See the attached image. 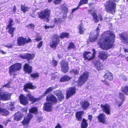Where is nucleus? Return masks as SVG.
Masks as SVG:
<instances>
[{"mask_svg": "<svg viewBox=\"0 0 128 128\" xmlns=\"http://www.w3.org/2000/svg\"><path fill=\"white\" fill-rule=\"evenodd\" d=\"M50 11L47 9L44 10L38 14L39 17L42 19L47 18L50 16Z\"/></svg>", "mask_w": 128, "mask_h": 128, "instance_id": "obj_7", "label": "nucleus"}, {"mask_svg": "<svg viewBox=\"0 0 128 128\" xmlns=\"http://www.w3.org/2000/svg\"><path fill=\"white\" fill-rule=\"evenodd\" d=\"M21 10L24 12L27 11L29 9V8L26 6H21Z\"/></svg>", "mask_w": 128, "mask_h": 128, "instance_id": "obj_42", "label": "nucleus"}, {"mask_svg": "<svg viewBox=\"0 0 128 128\" xmlns=\"http://www.w3.org/2000/svg\"><path fill=\"white\" fill-rule=\"evenodd\" d=\"M93 53L92 54L90 52H85L83 54V58L86 60H90L93 58L96 54V51L94 49H93Z\"/></svg>", "mask_w": 128, "mask_h": 128, "instance_id": "obj_4", "label": "nucleus"}, {"mask_svg": "<svg viewBox=\"0 0 128 128\" xmlns=\"http://www.w3.org/2000/svg\"><path fill=\"white\" fill-rule=\"evenodd\" d=\"M102 81L104 84L108 85H109V83L106 80H102Z\"/></svg>", "mask_w": 128, "mask_h": 128, "instance_id": "obj_56", "label": "nucleus"}, {"mask_svg": "<svg viewBox=\"0 0 128 128\" xmlns=\"http://www.w3.org/2000/svg\"><path fill=\"white\" fill-rule=\"evenodd\" d=\"M71 78L67 76L66 75L64 76L61 78L60 79V81L62 82L68 81L70 80Z\"/></svg>", "mask_w": 128, "mask_h": 128, "instance_id": "obj_31", "label": "nucleus"}, {"mask_svg": "<svg viewBox=\"0 0 128 128\" xmlns=\"http://www.w3.org/2000/svg\"><path fill=\"white\" fill-rule=\"evenodd\" d=\"M115 38V35L111 31L105 32L102 34L98 44L103 50L108 49L113 46Z\"/></svg>", "mask_w": 128, "mask_h": 128, "instance_id": "obj_1", "label": "nucleus"}, {"mask_svg": "<svg viewBox=\"0 0 128 128\" xmlns=\"http://www.w3.org/2000/svg\"><path fill=\"white\" fill-rule=\"evenodd\" d=\"M83 112L82 111L78 112L76 114V119L78 120L80 122L82 119V115L83 114Z\"/></svg>", "mask_w": 128, "mask_h": 128, "instance_id": "obj_28", "label": "nucleus"}, {"mask_svg": "<svg viewBox=\"0 0 128 128\" xmlns=\"http://www.w3.org/2000/svg\"><path fill=\"white\" fill-rule=\"evenodd\" d=\"M21 67V64L19 63H16L11 66L10 67L9 69L10 74L12 75L13 72L20 70Z\"/></svg>", "mask_w": 128, "mask_h": 128, "instance_id": "obj_8", "label": "nucleus"}, {"mask_svg": "<svg viewBox=\"0 0 128 128\" xmlns=\"http://www.w3.org/2000/svg\"><path fill=\"white\" fill-rule=\"evenodd\" d=\"M119 98L121 99L120 101H117L116 102L118 106L120 107V105L123 103L124 99V94L120 92L119 93Z\"/></svg>", "mask_w": 128, "mask_h": 128, "instance_id": "obj_24", "label": "nucleus"}, {"mask_svg": "<svg viewBox=\"0 0 128 128\" xmlns=\"http://www.w3.org/2000/svg\"><path fill=\"white\" fill-rule=\"evenodd\" d=\"M120 39L126 42H128V34L124 33L120 34Z\"/></svg>", "mask_w": 128, "mask_h": 128, "instance_id": "obj_25", "label": "nucleus"}, {"mask_svg": "<svg viewBox=\"0 0 128 128\" xmlns=\"http://www.w3.org/2000/svg\"><path fill=\"white\" fill-rule=\"evenodd\" d=\"M30 76L33 78H36L38 77L39 76V74L38 73H34L32 74H30Z\"/></svg>", "mask_w": 128, "mask_h": 128, "instance_id": "obj_48", "label": "nucleus"}, {"mask_svg": "<svg viewBox=\"0 0 128 128\" xmlns=\"http://www.w3.org/2000/svg\"><path fill=\"white\" fill-rule=\"evenodd\" d=\"M37 110V108L35 107L32 108L29 110L30 112L32 113H34L36 112Z\"/></svg>", "mask_w": 128, "mask_h": 128, "instance_id": "obj_43", "label": "nucleus"}, {"mask_svg": "<svg viewBox=\"0 0 128 128\" xmlns=\"http://www.w3.org/2000/svg\"><path fill=\"white\" fill-rule=\"evenodd\" d=\"M88 0H80V5L85 4L87 3Z\"/></svg>", "mask_w": 128, "mask_h": 128, "instance_id": "obj_50", "label": "nucleus"}, {"mask_svg": "<svg viewBox=\"0 0 128 128\" xmlns=\"http://www.w3.org/2000/svg\"><path fill=\"white\" fill-rule=\"evenodd\" d=\"M94 64L97 68L99 70V69L100 68L101 63L99 61H97L95 62Z\"/></svg>", "mask_w": 128, "mask_h": 128, "instance_id": "obj_45", "label": "nucleus"}, {"mask_svg": "<svg viewBox=\"0 0 128 128\" xmlns=\"http://www.w3.org/2000/svg\"><path fill=\"white\" fill-rule=\"evenodd\" d=\"M98 120L101 122L104 123L105 121V115L104 114H100L98 117Z\"/></svg>", "mask_w": 128, "mask_h": 128, "instance_id": "obj_29", "label": "nucleus"}, {"mask_svg": "<svg viewBox=\"0 0 128 128\" xmlns=\"http://www.w3.org/2000/svg\"><path fill=\"white\" fill-rule=\"evenodd\" d=\"M23 116V114L22 113L19 112H17L14 114V120L17 121H19Z\"/></svg>", "mask_w": 128, "mask_h": 128, "instance_id": "obj_27", "label": "nucleus"}, {"mask_svg": "<svg viewBox=\"0 0 128 128\" xmlns=\"http://www.w3.org/2000/svg\"><path fill=\"white\" fill-rule=\"evenodd\" d=\"M54 20L55 23L58 24H60L62 21L61 19L60 18H58L57 19L55 18Z\"/></svg>", "mask_w": 128, "mask_h": 128, "instance_id": "obj_41", "label": "nucleus"}, {"mask_svg": "<svg viewBox=\"0 0 128 128\" xmlns=\"http://www.w3.org/2000/svg\"><path fill=\"white\" fill-rule=\"evenodd\" d=\"M89 106V103L86 101H84L82 102V106L84 109H86Z\"/></svg>", "mask_w": 128, "mask_h": 128, "instance_id": "obj_32", "label": "nucleus"}, {"mask_svg": "<svg viewBox=\"0 0 128 128\" xmlns=\"http://www.w3.org/2000/svg\"><path fill=\"white\" fill-rule=\"evenodd\" d=\"M20 57L23 58H26L28 60L32 59L34 56V54H27L25 55H20Z\"/></svg>", "mask_w": 128, "mask_h": 128, "instance_id": "obj_23", "label": "nucleus"}, {"mask_svg": "<svg viewBox=\"0 0 128 128\" xmlns=\"http://www.w3.org/2000/svg\"><path fill=\"white\" fill-rule=\"evenodd\" d=\"M75 48V46L74 43L72 42H70L68 46V50H70L71 49Z\"/></svg>", "mask_w": 128, "mask_h": 128, "instance_id": "obj_40", "label": "nucleus"}, {"mask_svg": "<svg viewBox=\"0 0 128 128\" xmlns=\"http://www.w3.org/2000/svg\"><path fill=\"white\" fill-rule=\"evenodd\" d=\"M108 56V54L104 51H100L99 53V57L103 60H105Z\"/></svg>", "mask_w": 128, "mask_h": 128, "instance_id": "obj_15", "label": "nucleus"}, {"mask_svg": "<svg viewBox=\"0 0 128 128\" xmlns=\"http://www.w3.org/2000/svg\"><path fill=\"white\" fill-rule=\"evenodd\" d=\"M76 92V88L74 87H71L68 90L66 93V98L68 99Z\"/></svg>", "mask_w": 128, "mask_h": 128, "instance_id": "obj_14", "label": "nucleus"}, {"mask_svg": "<svg viewBox=\"0 0 128 128\" xmlns=\"http://www.w3.org/2000/svg\"><path fill=\"white\" fill-rule=\"evenodd\" d=\"M79 33L80 34H82L84 32V29L83 27V25L82 24H80L78 26Z\"/></svg>", "mask_w": 128, "mask_h": 128, "instance_id": "obj_34", "label": "nucleus"}, {"mask_svg": "<svg viewBox=\"0 0 128 128\" xmlns=\"http://www.w3.org/2000/svg\"><path fill=\"white\" fill-rule=\"evenodd\" d=\"M57 63V62L54 60H53L52 62V64L54 66H56Z\"/></svg>", "mask_w": 128, "mask_h": 128, "instance_id": "obj_52", "label": "nucleus"}, {"mask_svg": "<svg viewBox=\"0 0 128 128\" xmlns=\"http://www.w3.org/2000/svg\"><path fill=\"white\" fill-rule=\"evenodd\" d=\"M14 105V104L12 102L9 103L8 104L7 106L9 110H12Z\"/></svg>", "mask_w": 128, "mask_h": 128, "instance_id": "obj_44", "label": "nucleus"}, {"mask_svg": "<svg viewBox=\"0 0 128 128\" xmlns=\"http://www.w3.org/2000/svg\"><path fill=\"white\" fill-rule=\"evenodd\" d=\"M54 94L60 100H62L64 98V96L60 90H57L54 92Z\"/></svg>", "mask_w": 128, "mask_h": 128, "instance_id": "obj_17", "label": "nucleus"}, {"mask_svg": "<svg viewBox=\"0 0 128 128\" xmlns=\"http://www.w3.org/2000/svg\"><path fill=\"white\" fill-rule=\"evenodd\" d=\"M29 26L32 29L34 27V25L32 24H30L29 25Z\"/></svg>", "mask_w": 128, "mask_h": 128, "instance_id": "obj_60", "label": "nucleus"}, {"mask_svg": "<svg viewBox=\"0 0 128 128\" xmlns=\"http://www.w3.org/2000/svg\"><path fill=\"white\" fill-rule=\"evenodd\" d=\"M54 89L52 87H50L47 89L46 90L44 93L43 94L44 96H45L49 92H51Z\"/></svg>", "mask_w": 128, "mask_h": 128, "instance_id": "obj_37", "label": "nucleus"}, {"mask_svg": "<svg viewBox=\"0 0 128 128\" xmlns=\"http://www.w3.org/2000/svg\"><path fill=\"white\" fill-rule=\"evenodd\" d=\"M20 103L24 105H25L28 104V100L27 98L22 95H21L20 97Z\"/></svg>", "mask_w": 128, "mask_h": 128, "instance_id": "obj_20", "label": "nucleus"}, {"mask_svg": "<svg viewBox=\"0 0 128 128\" xmlns=\"http://www.w3.org/2000/svg\"><path fill=\"white\" fill-rule=\"evenodd\" d=\"M36 88V87L33 86L32 83H29L25 85L24 86V90L26 92H27L28 90V88H31L34 89Z\"/></svg>", "mask_w": 128, "mask_h": 128, "instance_id": "obj_26", "label": "nucleus"}, {"mask_svg": "<svg viewBox=\"0 0 128 128\" xmlns=\"http://www.w3.org/2000/svg\"><path fill=\"white\" fill-rule=\"evenodd\" d=\"M55 128H62L60 124H58L56 126Z\"/></svg>", "mask_w": 128, "mask_h": 128, "instance_id": "obj_59", "label": "nucleus"}, {"mask_svg": "<svg viewBox=\"0 0 128 128\" xmlns=\"http://www.w3.org/2000/svg\"><path fill=\"white\" fill-rule=\"evenodd\" d=\"M14 28L12 27H9V28H8L7 27L6 28V29H8V32L12 35L11 37H12L14 36L13 32L14 30Z\"/></svg>", "mask_w": 128, "mask_h": 128, "instance_id": "obj_33", "label": "nucleus"}, {"mask_svg": "<svg viewBox=\"0 0 128 128\" xmlns=\"http://www.w3.org/2000/svg\"><path fill=\"white\" fill-rule=\"evenodd\" d=\"M0 52L3 54H6V52H4L3 50H0Z\"/></svg>", "mask_w": 128, "mask_h": 128, "instance_id": "obj_62", "label": "nucleus"}, {"mask_svg": "<svg viewBox=\"0 0 128 128\" xmlns=\"http://www.w3.org/2000/svg\"><path fill=\"white\" fill-rule=\"evenodd\" d=\"M69 36V34L68 32H62L60 34V37L61 38H67Z\"/></svg>", "mask_w": 128, "mask_h": 128, "instance_id": "obj_36", "label": "nucleus"}, {"mask_svg": "<svg viewBox=\"0 0 128 128\" xmlns=\"http://www.w3.org/2000/svg\"><path fill=\"white\" fill-rule=\"evenodd\" d=\"M4 46L8 48H11L12 47L13 45L9 44H6Z\"/></svg>", "mask_w": 128, "mask_h": 128, "instance_id": "obj_54", "label": "nucleus"}, {"mask_svg": "<svg viewBox=\"0 0 128 128\" xmlns=\"http://www.w3.org/2000/svg\"><path fill=\"white\" fill-rule=\"evenodd\" d=\"M24 70L26 72L30 74L32 72V67L28 64H26L24 66Z\"/></svg>", "mask_w": 128, "mask_h": 128, "instance_id": "obj_21", "label": "nucleus"}, {"mask_svg": "<svg viewBox=\"0 0 128 128\" xmlns=\"http://www.w3.org/2000/svg\"><path fill=\"white\" fill-rule=\"evenodd\" d=\"M99 29L98 27L96 29V31L97 32L96 35L93 36L92 35V34L90 33V34L89 36V39L90 41L91 42H94L95 40L97 39V37L98 36L99 34Z\"/></svg>", "mask_w": 128, "mask_h": 128, "instance_id": "obj_12", "label": "nucleus"}, {"mask_svg": "<svg viewBox=\"0 0 128 128\" xmlns=\"http://www.w3.org/2000/svg\"><path fill=\"white\" fill-rule=\"evenodd\" d=\"M9 113V112L6 109H4L2 108H0V114L4 116L8 115Z\"/></svg>", "mask_w": 128, "mask_h": 128, "instance_id": "obj_30", "label": "nucleus"}, {"mask_svg": "<svg viewBox=\"0 0 128 128\" xmlns=\"http://www.w3.org/2000/svg\"><path fill=\"white\" fill-rule=\"evenodd\" d=\"M10 83L8 82L7 84L3 86V87L0 89V99L2 100H9L10 98V94L6 92H4L3 90V87H9Z\"/></svg>", "mask_w": 128, "mask_h": 128, "instance_id": "obj_2", "label": "nucleus"}, {"mask_svg": "<svg viewBox=\"0 0 128 128\" xmlns=\"http://www.w3.org/2000/svg\"><path fill=\"white\" fill-rule=\"evenodd\" d=\"M92 15L93 17V20L95 22H98L99 20L101 21L102 20V19L100 15H99L98 16L94 12H93Z\"/></svg>", "mask_w": 128, "mask_h": 128, "instance_id": "obj_18", "label": "nucleus"}, {"mask_svg": "<svg viewBox=\"0 0 128 128\" xmlns=\"http://www.w3.org/2000/svg\"><path fill=\"white\" fill-rule=\"evenodd\" d=\"M116 4L112 0H110L106 2L105 10L108 12L113 14L115 12Z\"/></svg>", "mask_w": 128, "mask_h": 128, "instance_id": "obj_3", "label": "nucleus"}, {"mask_svg": "<svg viewBox=\"0 0 128 128\" xmlns=\"http://www.w3.org/2000/svg\"><path fill=\"white\" fill-rule=\"evenodd\" d=\"M121 91L125 94L128 95V86H126L124 88H122Z\"/></svg>", "mask_w": 128, "mask_h": 128, "instance_id": "obj_38", "label": "nucleus"}, {"mask_svg": "<svg viewBox=\"0 0 128 128\" xmlns=\"http://www.w3.org/2000/svg\"><path fill=\"white\" fill-rule=\"evenodd\" d=\"M46 100L48 101H50L52 104H55L57 102L58 100L54 96L52 95H48L46 97Z\"/></svg>", "mask_w": 128, "mask_h": 128, "instance_id": "obj_13", "label": "nucleus"}, {"mask_svg": "<svg viewBox=\"0 0 128 128\" xmlns=\"http://www.w3.org/2000/svg\"><path fill=\"white\" fill-rule=\"evenodd\" d=\"M61 64L62 71L64 73L68 72V68L67 62L65 61H62L61 62Z\"/></svg>", "mask_w": 128, "mask_h": 128, "instance_id": "obj_11", "label": "nucleus"}, {"mask_svg": "<svg viewBox=\"0 0 128 128\" xmlns=\"http://www.w3.org/2000/svg\"><path fill=\"white\" fill-rule=\"evenodd\" d=\"M42 39V38H36L35 40L37 42L40 40Z\"/></svg>", "mask_w": 128, "mask_h": 128, "instance_id": "obj_63", "label": "nucleus"}, {"mask_svg": "<svg viewBox=\"0 0 128 128\" xmlns=\"http://www.w3.org/2000/svg\"><path fill=\"white\" fill-rule=\"evenodd\" d=\"M124 51L125 52H128V49H124Z\"/></svg>", "mask_w": 128, "mask_h": 128, "instance_id": "obj_64", "label": "nucleus"}, {"mask_svg": "<svg viewBox=\"0 0 128 128\" xmlns=\"http://www.w3.org/2000/svg\"><path fill=\"white\" fill-rule=\"evenodd\" d=\"M104 78L106 79L111 81L113 80V76L111 72L107 71L104 76Z\"/></svg>", "mask_w": 128, "mask_h": 128, "instance_id": "obj_22", "label": "nucleus"}, {"mask_svg": "<svg viewBox=\"0 0 128 128\" xmlns=\"http://www.w3.org/2000/svg\"><path fill=\"white\" fill-rule=\"evenodd\" d=\"M31 40L29 38L28 40L26 38H24L22 37H19L17 40V43L19 46L24 45L26 43H27L30 42Z\"/></svg>", "mask_w": 128, "mask_h": 128, "instance_id": "obj_9", "label": "nucleus"}, {"mask_svg": "<svg viewBox=\"0 0 128 128\" xmlns=\"http://www.w3.org/2000/svg\"><path fill=\"white\" fill-rule=\"evenodd\" d=\"M78 9V7H77V8H74V9H73L72 10V14H71L70 16H71L72 15V16H73V15H72V13H73L74 12L75 10H77Z\"/></svg>", "mask_w": 128, "mask_h": 128, "instance_id": "obj_55", "label": "nucleus"}, {"mask_svg": "<svg viewBox=\"0 0 128 128\" xmlns=\"http://www.w3.org/2000/svg\"><path fill=\"white\" fill-rule=\"evenodd\" d=\"M54 27V26H45V28L46 29L48 28H52Z\"/></svg>", "mask_w": 128, "mask_h": 128, "instance_id": "obj_57", "label": "nucleus"}, {"mask_svg": "<svg viewBox=\"0 0 128 128\" xmlns=\"http://www.w3.org/2000/svg\"><path fill=\"white\" fill-rule=\"evenodd\" d=\"M101 107L102 108V111L108 115L110 114L111 108L110 106L108 104H106L104 105L101 104Z\"/></svg>", "mask_w": 128, "mask_h": 128, "instance_id": "obj_10", "label": "nucleus"}, {"mask_svg": "<svg viewBox=\"0 0 128 128\" xmlns=\"http://www.w3.org/2000/svg\"><path fill=\"white\" fill-rule=\"evenodd\" d=\"M120 78L126 81L127 80V78L123 74H121L119 76Z\"/></svg>", "mask_w": 128, "mask_h": 128, "instance_id": "obj_47", "label": "nucleus"}, {"mask_svg": "<svg viewBox=\"0 0 128 128\" xmlns=\"http://www.w3.org/2000/svg\"><path fill=\"white\" fill-rule=\"evenodd\" d=\"M82 128H86L88 126V124L86 122V121L84 119H83L81 124Z\"/></svg>", "mask_w": 128, "mask_h": 128, "instance_id": "obj_35", "label": "nucleus"}, {"mask_svg": "<svg viewBox=\"0 0 128 128\" xmlns=\"http://www.w3.org/2000/svg\"><path fill=\"white\" fill-rule=\"evenodd\" d=\"M62 1V0H55L54 2L55 4H57L60 3Z\"/></svg>", "mask_w": 128, "mask_h": 128, "instance_id": "obj_51", "label": "nucleus"}, {"mask_svg": "<svg viewBox=\"0 0 128 128\" xmlns=\"http://www.w3.org/2000/svg\"><path fill=\"white\" fill-rule=\"evenodd\" d=\"M89 74L87 72H84L82 74L78 79V84L79 85L83 84L88 80Z\"/></svg>", "mask_w": 128, "mask_h": 128, "instance_id": "obj_5", "label": "nucleus"}, {"mask_svg": "<svg viewBox=\"0 0 128 128\" xmlns=\"http://www.w3.org/2000/svg\"><path fill=\"white\" fill-rule=\"evenodd\" d=\"M92 118V115H89L88 116V119L90 120V122H91Z\"/></svg>", "mask_w": 128, "mask_h": 128, "instance_id": "obj_58", "label": "nucleus"}, {"mask_svg": "<svg viewBox=\"0 0 128 128\" xmlns=\"http://www.w3.org/2000/svg\"><path fill=\"white\" fill-rule=\"evenodd\" d=\"M27 97L30 100L34 102H35L36 99H35L34 97L30 94H28L27 95Z\"/></svg>", "mask_w": 128, "mask_h": 128, "instance_id": "obj_39", "label": "nucleus"}, {"mask_svg": "<svg viewBox=\"0 0 128 128\" xmlns=\"http://www.w3.org/2000/svg\"><path fill=\"white\" fill-rule=\"evenodd\" d=\"M79 72L78 70L74 69H72L70 71V72L71 74H77Z\"/></svg>", "mask_w": 128, "mask_h": 128, "instance_id": "obj_46", "label": "nucleus"}, {"mask_svg": "<svg viewBox=\"0 0 128 128\" xmlns=\"http://www.w3.org/2000/svg\"><path fill=\"white\" fill-rule=\"evenodd\" d=\"M28 117L25 118L22 123L24 125H28L30 119L32 118L33 116L30 114H28Z\"/></svg>", "mask_w": 128, "mask_h": 128, "instance_id": "obj_16", "label": "nucleus"}, {"mask_svg": "<svg viewBox=\"0 0 128 128\" xmlns=\"http://www.w3.org/2000/svg\"><path fill=\"white\" fill-rule=\"evenodd\" d=\"M42 119L41 118H38L37 120L38 122H40L42 120Z\"/></svg>", "mask_w": 128, "mask_h": 128, "instance_id": "obj_61", "label": "nucleus"}, {"mask_svg": "<svg viewBox=\"0 0 128 128\" xmlns=\"http://www.w3.org/2000/svg\"><path fill=\"white\" fill-rule=\"evenodd\" d=\"M43 44V42L41 41L37 45V48H40L42 46Z\"/></svg>", "mask_w": 128, "mask_h": 128, "instance_id": "obj_53", "label": "nucleus"}, {"mask_svg": "<svg viewBox=\"0 0 128 128\" xmlns=\"http://www.w3.org/2000/svg\"><path fill=\"white\" fill-rule=\"evenodd\" d=\"M52 104L50 102H47L44 104V108L47 111H51L52 108Z\"/></svg>", "mask_w": 128, "mask_h": 128, "instance_id": "obj_19", "label": "nucleus"}, {"mask_svg": "<svg viewBox=\"0 0 128 128\" xmlns=\"http://www.w3.org/2000/svg\"><path fill=\"white\" fill-rule=\"evenodd\" d=\"M59 37L57 34L54 35L52 42L50 43L51 47L55 48L60 42Z\"/></svg>", "mask_w": 128, "mask_h": 128, "instance_id": "obj_6", "label": "nucleus"}, {"mask_svg": "<svg viewBox=\"0 0 128 128\" xmlns=\"http://www.w3.org/2000/svg\"><path fill=\"white\" fill-rule=\"evenodd\" d=\"M13 22V20L11 18H10L9 20V24L8 26H7L8 27V28H9V27H12V26L14 25V24H12Z\"/></svg>", "mask_w": 128, "mask_h": 128, "instance_id": "obj_49", "label": "nucleus"}]
</instances>
